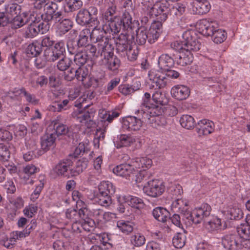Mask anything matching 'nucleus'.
<instances>
[{"mask_svg":"<svg viewBox=\"0 0 250 250\" xmlns=\"http://www.w3.org/2000/svg\"><path fill=\"white\" fill-rule=\"evenodd\" d=\"M152 214L158 221L166 222L169 218L170 213L165 208L157 207L153 209Z\"/></svg>","mask_w":250,"mask_h":250,"instance_id":"nucleus-31","label":"nucleus"},{"mask_svg":"<svg viewBox=\"0 0 250 250\" xmlns=\"http://www.w3.org/2000/svg\"><path fill=\"white\" fill-rule=\"evenodd\" d=\"M90 34V30L88 28L83 29L80 34L79 39L78 41V45L79 47H85L88 44V37Z\"/></svg>","mask_w":250,"mask_h":250,"instance_id":"nucleus-47","label":"nucleus"},{"mask_svg":"<svg viewBox=\"0 0 250 250\" xmlns=\"http://www.w3.org/2000/svg\"><path fill=\"white\" fill-rule=\"evenodd\" d=\"M172 96L178 100L186 99L189 95V88L184 85H177L173 86L171 90Z\"/></svg>","mask_w":250,"mask_h":250,"instance_id":"nucleus-19","label":"nucleus"},{"mask_svg":"<svg viewBox=\"0 0 250 250\" xmlns=\"http://www.w3.org/2000/svg\"><path fill=\"white\" fill-rule=\"evenodd\" d=\"M186 8L185 3H176L171 8H170V13L176 16H181L185 12Z\"/></svg>","mask_w":250,"mask_h":250,"instance_id":"nucleus-54","label":"nucleus"},{"mask_svg":"<svg viewBox=\"0 0 250 250\" xmlns=\"http://www.w3.org/2000/svg\"><path fill=\"white\" fill-rule=\"evenodd\" d=\"M196 130L200 135H208L214 131V123L208 120H201L197 123Z\"/></svg>","mask_w":250,"mask_h":250,"instance_id":"nucleus-17","label":"nucleus"},{"mask_svg":"<svg viewBox=\"0 0 250 250\" xmlns=\"http://www.w3.org/2000/svg\"><path fill=\"white\" fill-rule=\"evenodd\" d=\"M171 48L179 52L180 53L186 51V47L185 46V40L182 41H175L172 42L171 44Z\"/></svg>","mask_w":250,"mask_h":250,"instance_id":"nucleus-63","label":"nucleus"},{"mask_svg":"<svg viewBox=\"0 0 250 250\" xmlns=\"http://www.w3.org/2000/svg\"><path fill=\"white\" fill-rule=\"evenodd\" d=\"M95 111L91 110L89 111H75L72 113L73 117L76 119L77 121L84 124L88 128L94 123L93 119L95 116Z\"/></svg>","mask_w":250,"mask_h":250,"instance_id":"nucleus-12","label":"nucleus"},{"mask_svg":"<svg viewBox=\"0 0 250 250\" xmlns=\"http://www.w3.org/2000/svg\"><path fill=\"white\" fill-rule=\"evenodd\" d=\"M171 208L175 211L185 215L186 213H190L188 210V202L186 199L178 198L171 204Z\"/></svg>","mask_w":250,"mask_h":250,"instance_id":"nucleus-24","label":"nucleus"},{"mask_svg":"<svg viewBox=\"0 0 250 250\" xmlns=\"http://www.w3.org/2000/svg\"><path fill=\"white\" fill-rule=\"evenodd\" d=\"M211 8L207 0H194L192 2V12L194 14L202 15L208 13Z\"/></svg>","mask_w":250,"mask_h":250,"instance_id":"nucleus-18","label":"nucleus"},{"mask_svg":"<svg viewBox=\"0 0 250 250\" xmlns=\"http://www.w3.org/2000/svg\"><path fill=\"white\" fill-rule=\"evenodd\" d=\"M120 200L131 207L137 209L142 208L144 206L143 200L136 196L130 195H124L120 197Z\"/></svg>","mask_w":250,"mask_h":250,"instance_id":"nucleus-22","label":"nucleus"},{"mask_svg":"<svg viewBox=\"0 0 250 250\" xmlns=\"http://www.w3.org/2000/svg\"><path fill=\"white\" fill-rule=\"evenodd\" d=\"M88 60V55L85 52H78L75 55L74 61L76 64L80 66L84 65Z\"/></svg>","mask_w":250,"mask_h":250,"instance_id":"nucleus-53","label":"nucleus"},{"mask_svg":"<svg viewBox=\"0 0 250 250\" xmlns=\"http://www.w3.org/2000/svg\"><path fill=\"white\" fill-rule=\"evenodd\" d=\"M66 217L75 222L79 219L78 211L74 208H69L65 212Z\"/></svg>","mask_w":250,"mask_h":250,"instance_id":"nucleus-64","label":"nucleus"},{"mask_svg":"<svg viewBox=\"0 0 250 250\" xmlns=\"http://www.w3.org/2000/svg\"><path fill=\"white\" fill-rule=\"evenodd\" d=\"M145 103H142L139 109L135 111L136 113L141 114L143 120H148L149 123L155 121L156 118L163 112L162 107L160 105H153L151 106L146 105Z\"/></svg>","mask_w":250,"mask_h":250,"instance_id":"nucleus-3","label":"nucleus"},{"mask_svg":"<svg viewBox=\"0 0 250 250\" xmlns=\"http://www.w3.org/2000/svg\"><path fill=\"white\" fill-rule=\"evenodd\" d=\"M148 77L151 82V85L155 89H160L165 87L168 82L166 75L160 71L152 69L148 72Z\"/></svg>","mask_w":250,"mask_h":250,"instance_id":"nucleus-7","label":"nucleus"},{"mask_svg":"<svg viewBox=\"0 0 250 250\" xmlns=\"http://www.w3.org/2000/svg\"><path fill=\"white\" fill-rule=\"evenodd\" d=\"M87 164L86 160H80L76 162L73 167H71L69 162H62L54 167L53 171L59 176L67 178L77 176L87 167Z\"/></svg>","mask_w":250,"mask_h":250,"instance_id":"nucleus-1","label":"nucleus"},{"mask_svg":"<svg viewBox=\"0 0 250 250\" xmlns=\"http://www.w3.org/2000/svg\"><path fill=\"white\" fill-rule=\"evenodd\" d=\"M223 213L230 220L239 219L242 217L243 213L241 209L237 207H228L223 211Z\"/></svg>","mask_w":250,"mask_h":250,"instance_id":"nucleus-36","label":"nucleus"},{"mask_svg":"<svg viewBox=\"0 0 250 250\" xmlns=\"http://www.w3.org/2000/svg\"><path fill=\"white\" fill-rule=\"evenodd\" d=\"M130 240L132 245L137 247L143 246L146 242L145 236L140 233L132 234Z\"/></svg>","mask_w":250,"mask_h":250,"instance_id":"nucleus-49","label":"nucleus"},{"mask_svg":"<svg viewBox=\"0 0 250 250\" xmlns=\"http://www.w3.org/2000/svg\"><path fill=\"white\" fill-rule=\"evenodd\" d=\"M235 237L233 234H228L224 236L222 238V244L224 248L229 250H235L238 245Z\"/></svg>","mask_w":250,"mask_h":250,"instance_id":"nucleus-30","label":"nucleus"},{"mask_svg":"<svg viewBox=\"0 0 250 250\" xmlns=\"http://www.w3.org/2000/svg\"><path fill=\"white\" fill-rule=\"evenodd\" d=\"M193 61V55L188 51H185L180 53L179 58L177 60L178 64L182 66H186L190 64Z\"/></svg>","mask_w":250,"mask_h":250,"instance_id":"nucleus-39","label":"nucleus"},{"mask_svg":"<svg viewBox=\"0 0 250 250\" xmlns=\"http://www.w3.org/2000/svg\"><path fill=\"white\" fill-rule=\"evenodd\" d=\"M147 40L150 44L155 42L160 36L159 31L154 30L153 28L147 29Z\"/></svg>","mask_w":250,"mask_h":250,"instance_id":"nucleus-59","label":"nucleus"},{"mask_svg":"<svg viewBox=\"0 0 250 250\" xmlns=\"http://www.w3.org/2000/svg\"><path fill=\"white\" fill-rule=\"evenodd\" d=\"M152 11L150 17L156 18L157 20L160 21H165L170 14V8L168 7L167 2L166 1L156 2Z\"/></svg>","mask_w":250,"mask_h":250,"instance_id":"nucleus-9","label":"nucleus"},{"mask_svg":"<svg viewBox=\"0 0 250 250\" xmlns=\"http://www.w3.org/2000/svg\"><path fill=\"white\" fill-rule=\"evenodd\" d=\"M147 28L141 26L136 30V42L139 45L145 44L147 40Z\"/></svg>","mask_w":250,"mask_h":250,"instance_id":"nucleus-44","label":"nucleus"},{"mask_svg":"<svg viewBox=\"0 0 250 250\" xmlns=\"http://www.w3.org/2000/svg\"><path fill=\"white\" fill-rule=\"evenodd\" d=\"M174 65L173 59L167 54H162L158 59V65L159 68L164 70L172 68Z\"/></svg>","mask_w":250,"mask_h":250,"instance_id":"nucleus-25","label":"nucleus"},{"mask_svg":"<svg viewBox=\"0 0 250 250\" xmlns=\"http://www.w3.org/2000/svg\"><path fill=\"white\" fill-rule=\"evenodd\" d=\"M78 211L79 219L81 218L83 221L89 220V218H91V209L89 208L82 206Z\"/></svg>","mask_w":250,"mask_h":250,"instance_id":"nucleus-57","label":"nucleus"},{"mask_svg":"<svg viewBox=\"0 0 250 250\" xmlns=\"http://www.w3.org/2000/svg\"><path fill=\"white\" fill-rule=\"evenodd\" d=\"M99 193L103 195H111L115 192V188L113 185L109 181H103L98 186Z\"/></svg>","mask_w":250,"mask_h":250,"instance_id":"nucleus-35","label":"nucleus"},{"mask_svg":"<svg viewBox=\"0 0 250 250\" xmlns=\"http://www.w3.org/2000/svg\"><path fill=\"white\" fill-rule=\"evenodd\" d=\"M182 219L178 214H174L172 217H170V219L175 226L183 229L185 226L188 227L191 225V213H186L185 215L182 214Z\"/></svg>","mask_w":250,"mask_h":250,"instance_id":"nucleus-15","label":"nucleus"},{"mask_svg":"<svg viewBox=\"0 0 250 250\" xmlns=\"http://www.w3.org/2000/svg\"><path fill=\"white\" fill-rule=\"evenodd\" d=\"M112 33L114 34L120 32L122 27V20L119 17L115 16L114 19L106 21Z\"/></svg>","mask_w":250,"mask_h":250,"instance_id":"nucleus-45","label":"nucleus"},{"mask_svg":"<svg viewBox=\"0 0 250 250\" xmlns=\"http://www.w3.org/2000/svg\"><path fill=\"white\" fill-rule=\"evenodd\" d=\"M136 142L140 143V141L132 136L122 134L117 136L114 144L116 147L119 148L130 146Z\"/></svg>","mask_w":250,"mask_h":250,"instance_id":"nucleus-20","label":"nucleus"},{"mask_svg":"<svg viewBox=\"0 0 250 250\" xmlns=\"http://www.w3.org/2000/svg\"><path fill=\"white\" fill-rule=\"evenodd\" d=\"M197 28L200 33L205 36H210L215 30L218 28L216 21L210 19H204L200 20L197 24Z\"/></svg>","mask_w":250,"mask_h":250,"instance_id":"nucleus-10","label":"nucleus"},{"mask_svg":"<svg viewBox=\"0 0 250 250\" xmlns=\"http://www.w3.org/2000/svg\"><path fill=\"white\" fill-rule=\"evenodd\" d=\"M130 41L128 40L125 34H120L116 40V49L118 52H126L128 49H131Z\"/></svg>","mask_w":250,"mask_h":250,"instance_id":"nucleus-26","label":"nucleus"},{"mask_svg":"<svg viewBox=\"0 0 250 250\" xmlns=\"http://www.w3.org/2000/svg\"><path fill=\"white\" fill-rule=\"evenodd\" d=\"M215 30L213 33L211 35L212 40L216 43H221L227 39V34L225 30L219 29Z\"/></svg>","mask_w":250,"mask_h":250,"instance_id":"nucleus-43","label":"nucleus"},{"mask_svg":"<svg viewBox=\"0 0 250 250\" xmlns=\"http://www.w3.org/2000/svg\"><path fill=\"white\" fill-rule=\"evenodd\" d=\"M152 99L155 103L160 105H166L168 103L165 94L160 91L155 92L152 95Z\"/></svg>","mask_w":250,"mask_h":250,"instance_id":"nucleus-50","label":"nucleus"},{"mask_svg":"<svg viewBox=\"0 0 250 250\" xmlns=\"http://www.w3.org/2000/svg\"><path fill=\"white\" fill-rule=\"evenodd\" d=\"M115 0H109L107 10L103 14L102 19L106 24V21L114 19V14L116 12V6L114 4Z\"/></svg>","mask_w":250,"mask_h":250,"instance_id":"nucleus-32","label":"nucleus"},{"mask_svg":"<svg viewBox=\"0 0 250 250\" xmlns=\"http://www.w3.org/2000/svg\"><path fill=\"white\" fill-rule=\"evenodd\" d=\"M34 7L38 9L44 8V13L42 16L43 20L57 23L62 19V12L57 11L58 5L50 0H35Z\"/></svg>","mask_w":250,"mask_h":250,"instance_id":"nucleus-2","label":"nucleus"},{"mask_svg":"<svg viewBox=\"0 0 250 250\" xmlns=\"http://www.w3.org/2000/svg\"><path fill=\"white\" fill-rule=\"evenodd\" d=\"M104 211L100 208H92L91 218H93L98 223H103V214Z\"/></svg>","mask_w":250,"mask_h":250,"instance_id":"nucleus-61","label":"nucleus"},{"mask_svg":"<svg viewBox=\"0 0 250 250\" xmlns=\"http://www.w3.org/2000/svg\"><path fill=\"white\" fill-rule=\"evenodd\" d=\"M44 56L47 61L54 62L58 59H62L64 57V54L58 52L54 50L52 51L50 49H46L44 52Z\"/></svg>","mask_w":250,"mask_h":250,"instance_id":"nucleus-48","label":"nucleus"},{"mask_svg":"<svg viewBox=\"0 0 250 250\" xmlns=\"http://www.w3.org/2000/svg\"><path fill=\"white\" fill-rule=\"evenodd\" d=\"M183 39L185 40V46L186 51H197L200 49L201 43L197 41L195 37H193L191 35V32L186 31L184 32L182 35Z\"/></svg>","mask_w":250,"mask_h":250,"instance_id":"nucleus-13","label":"nucleus"},{"mask_svg":"<svg viewBox=\"0 0 250 250\" xmlns=\"http://www.w3.org/2000/svg\"><path fill=\"white\" fill-rule=\"evenodd\" d=\"M117 226L122 232L125 234L131 232L133 229L131 222L128 221L125 222L123 220L118 221Z\"/></svg>","mask_w":250,"mask_h":250,"instance_id":"nucleus-51","label":"nucleus"},{"mask_svg":"<svg viewBox=\"0 0 250 250\" xmlns=\"http://www.w3.org/2000/svg\"><path fill=\"white\" fill-rule=\"evenodd\" d=\"M32 21L25 31L26 37L28 38L35 37L40 33L42 34L46 33L49 30L53 21L43 20L42 22Z\"/></svg>","mask_w":250,"mask_h":250,"instance_id":"nucleus-5","label":"nucleus"},{"mask_svg":"<svg viewBox=\"0 0 250 250\" xmlns=\"http://www.w3.org/2000/svg\"><path fill=\"white\" fill-rule=\"evenodd\" d=\"M180 123L182 127L191 129L193 128L195 125V121L192 116L189 115H183L180 119Z\"/></svg>","mask_w":250,"mask_h":250,"instance_id":"nucleus-40","label":"nucleus"},{"mask_svg":"<svg viewBox=\"0 0 250 250\" xmlns=\"http://www.w3.org/2000/svg\"><path fill=\"white\" fill-rule=\"evenodd\" d=\"M138 118L135 116H128L124 119L123 121V128L129 131L139 130L142 127L143 121H142V115L136 113Z\"/></svg>","mask_w":250,"mask_h":250,"instance_id":"nucleus-11","label":"nucleus"},{"mask_svg":"<svg viewBox=\"0 0 250 250\" xmlns=\"http://www.w3.org/2000/svg\"><path fill=\"white\" fill-rule=\"evenodd\" d=\"M105 33L99 28L95 27L89 35L90 40L94 43H97V46L103 49L106 53H111L112 45L109 42V39L105 36Z\"/></svg>","mask_w":250,"mask_h":250,"instance_id":"nucleus-4","label":"nucleus"},{"mask_svg":"<svg viewBox=\"0 0 250 250\" xmlns=\"http://www.w3.org/2000/svg\"><path fill=\"white\" fill-rule=\"evenodd\" d=\"M211 211V207L208 204H202L200 207L195 208L191 214L192 224H198L208 217Z\"/></svg>","mask_w":250,"mask_h":250,"instance_id":"nucleus-8","label":"nucleus"},{"mask_svg":"<svg viewBox=\"0 0 250 250\" xmlns=\"http://www.w3.org/2000/svg\"><path fill=\"white\" fill-rule=\"evenodd\" d=\"M56 139V134L55 133L46 134L41 139V148L44 151L48 150L53 147Z\"/></svg>","mask_w":250,"mask_h":250,"instance_id":"nucleus-28","label":"nucleus"},{"mask_svg":"<svg viewBox=\"0 0 250 250\" xmlns=\"http://www.w3.org/2000/svg\"><path fill=\"white\" fill-rule=\"evenodd\" d=\"M165 186L162 181L155 179L148 181L143 188L144 192L148 196L156 197L163 194Z\"/></svg>","mask_w":250,"mask_h":250,"instance_id":"nucleus-6","label":"nucleus"},{"mask_svg":"<svg viewBox=\"0 0 250 250\" xmlns=\"http://www.w3.org/2000/svg\"><path fill=\"white\" fill-rule=\"evenodd\" d=\"M104 52L103 64H105L109 70L113 71L117 70L120 66V61L116 56H114L113 48L111 47V53L108 54L105 51Z\"/></svg>","mask_w":250,"mask_h":250,"instance_id":"nucleus-16","label":"nucleus"},{"mask_svg":"<svg viewBox=\"0 0 250 250\" xmlns=\"http://www.w3.org/2000/svg\"><path fill=\"white\" fill-rule=\"evenodd\" d=\"M86 51L89 53V55L93 58H98L100 56L104 57V51L99 46L97 47L93 44H89L86 46Z\"/></svg>","mask_w":250,"mask_h":250,"instance_id":"nucleus-42","label":"nucleus"},{"mask_svg":"<svg viewBox=\"0 0 250 250\" xmlns=\"http://www.w3.org/2000/svg\"><path fill=\"white\" fill-rule=\"evenodd\" d=\"M42 52V47L40 43L34 42L29 44L25 49V53L30 58L35 57Z\"/></svg>","mask_w":250,"mask_h":250,"instance_id":"nucleus-33","label":"nucleus"},{"mask_svg":"<svg viewBox=\"0 0 250 250\" xmlns=\"http://www.w3.org/2000/svg\"><path fill=\"white\" fill-rule=\"evenodd\" d=\"M61 21V20L57 23L52 21L51 24H57L56 25L57 32L60 35H62L65 34L72 27V22L69 19H65L62 21Z\"/></svg>","mask_w":250,"mask_h":250,"instance_id":"nucleus-34","label":"nucleus"},{"mask_svg":"<svg viewBox=\"0 0 250 250\" xmlns=\"http://www.w3.org/2000/svg\"><path fill=\"white\" fill-rule=\"evenodd\" d=\"M186 237L182 233H177L173 238L172 243L176 248H182L185 244Z\"/></svg>","mask_w":250,"mask_h":250,"instance_id":"nucleus-52","label":"nucleus"},{"mask_svg":"<svg viewBox=\"0 0 250 250\" xmlns=\"http://www.w3.org/2000/svg\"><path fill=\"white\" fill-rule=\"evenodd\" d=\"M96 201L102 206L105 207H108L112 203L111 195H104L99 193L96 198Z\"/></svg>","mask_w":250,"mask_h":250,"instance_id":"nucleus-55","label":"nucleus"},{"mask_svg":"<svg viewBox=\"0 0 250 250\" xmlns=\"http://www.w3.org/2000/svg\"><path fill=\"white\" fill-rule=\"evenodd\" d=\"M134 169L138 168H148L152 165V160L146 157L136 158L131 161Z\"/></svg>","mask_w":250,"mask_h":250,"instance_id":"nucleus-27","label":"nucleus"},{"mask_svg":"<svg viewBox=\"0 0 250 250\" xmlns=\"http://www.w3.org/2000/svg\"><path fill=\"white\" fill-rule=\"evenodd\" d=\"M82 5L81 0H68L64 5V9L66 12H71L80 9Z\"/></svg>","mask_w":250,"mask_h":250,"instance_id":"nucleus-41","label":"nucleus"},{"mask_svg":"<svg viewBox=\"0 0 250 250\" xmlns=\"http://www.w3.org/2000/svg\"><path fill=\"white\" fill-rule=\"evenodd\" d=\"M31 14L29 12H23L19 16L13 18L12 26L14 28H19L22 26L30 21H33Z\"/></svg>","mask_w":250,"mask_h":250,"instance_id":"nucleus-21","label":"nucleus"},{"mask_svg":"<svg viewBox=\"0 0 250 250\" xmlns=\"http://www.w3.org/2000/svg\"><path fill=\"white\" fill-rule=\"evenodd\" d=\"M10 157V152L7 146L2 143H0V160L6 161Z\"/></svg>","mask_w":250,"mask_h":250,"instance_id":"nucleus-62","label":"nucleus"},{"mask_svg":"<svg viewBox=\"0 0 250 250\" xmlns=\"http://www.w3.org/2000/svg\"><path fill=\"white\" fill-rule=\"evenodd\" d=\"M134 170L131 162L130 164H124L116 166L113 169V172L117 175L127 178Z\"/></svg>","mask_w":250,"mask_h":250,"instance_id":"nucleus-23","label":"nucleus"},{"mask_svg":"<svg viewBox=\"0 0 250 250\" xmlns=\"http://www.w3.org/2000/svg\"><path fill=\"white\" fill-rule=\"evenodd\" d=\"M142 4L145 15L150 16L154 5L153 0H143Z\"/></svg>","mask_w":250,"mask_h":250,"instance_id":"nucleus-56","label":"nucleus"},{"mask_svg":"<svg viewBox=\"0 0 250 250\" xmlns=\"http://www.w3.org/2000/svg\"><path fill=\"white\" fill-rule=\"evenodd\" d=\"M72 61L68 58L62 57L58 62L57 67L61 71L66 70L71 65Z\"/></svg>","mask_w":250,"mask_h":250,"instance_id":"nucleus-58","label":"nucleus"},{"mask_svg":"<svg viewBox=\"0 0 250 250\" xmlns=\"http://www.w3.org/2000/svg\"><path fill=\"white\" fill-rule=\"evenodd\" d=\"M123 23V25L125 28L132 29L133 27V21L132 18L129 13L125 11L123 15V19L122 20V23Z\"/></svg>","mask_w":250,"mask_h":250,"instance_id":"nucleus-60","label":"nucleus"},{"mask_svg":"<svg viewBox=\"0 0 250 250\" xmlns=\"http://www.w3.org/2000/svg\"><path fill=\"white\" fill-rule=\"evenodd\" d=\"M237 231L242 238L246 240L250 238V226L246 222L237 227Z\"/></svg>","mask_w":250,"mask_h":250,"instance_id":"nucleus-46","label":"nucleus"},{"mask_svg":"<svg viewBox=\"0 0 250 250\" xmlns=\"http://www.w3.org/2000/svg\"><path fill=\"white\" fill-rule=\"evenodd\" d=\"M20 6L15 3H10L5 6V14L6 18L9 20H12L13 18L18 16L20 13Z\"/></svg>","mask_w":250,"mask_h":250,"instance_id":"nucleus-37","label":"nucleus"},{"mask_svg":"<svg viewBox=\"0 0 250 250\" xmlns=\"http://www.w3.org/2000/svg\"><path fill=\"white\" fill-rule=\"evenodd\" d=\"M91 20V14L86 9H82L79 11L76 17V21L81 25H84L89 23Z\"/></svg>","mask_w":250,"mask_h":250,"instance_id":"nucleus-38","label":"nucleus"},{"mask_svg":"<svg viewBox=\"0 0 250 250\" xmlns=\"http://www.w3.org/2000/svg\"><path fill=\"white\" fill-rule=\"evenodd\" d=\"M68 74L64 76L65 79L68 81H71L76 78L78 81L83 82L88 75V70L85 67L80 66L76 69L71 68Z\"/></svg>","mask_w":250,"mask_h":250,"instance_id":"nucleus-14","label":"nucleus"},{"mask_svg":"<svg viewBox=\"0 0 250 250\" xmlns=\"http://www.w3.org/2000/svg\"><path fill=\"white\" fill-rule=\"evenodd\" d=\"M204 226L210 232L224 229L226 228L225 223L223 225L221 220L218 218H214L209 221L205 222Z\"/></svg>","mask_w":250,"mask_h":250,"instance_id":"nucleus-29","label":"nucleus"}]
</instances>
